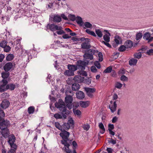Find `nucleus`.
<instances>
[{
	"mask_svg": "<svg viewBox=\"0 0 153 153\" xmlns=\"http://www.w3.org/2000/svg\"><path fill=\"white\" fill-rule=\"evenodd\" d=\"M85 53L83 55V57L86 59L92 60L93 59V55H96V53L97 54L98 51L94 49H89L85 51Z\"/></svg>",
	"mask_w": 153,
	"mask_h": 153,
	"instance_id": "obj_1",
	"label": "nucleus"
},
{
	"mask_svg": "<svg viewBox=\"0 0 153 153\" xmlns=\"http://www.w3.org/2000/svg\"><path fill=\"white\" fill-rule=\"evenodd\" d=\"M7 137V142L10 146L11 148L17 149V145L16 143H15L16 140V138L15 135L13 134H11Z\"/></svg>",
	"mask_w": 153,
	"mask_h": 153,
	"instance_id": "obj_2",
	"label": "nucleus"
},
{
	"mask_svg": "<svg viewBox=\"0 0 153 153\" xmlns=\"http://www.w3.org/2000/svg\"><path fill=\"white\" fill-rule=\"evenodd\" d=\"M81 41L82 42L81 45V48L83 49H90L91 46L90 42L91 39L88 38H85V37H82Z\"/></svg>",
	"mask_w": 153,
	"mask_h": 153,
	"instance_id": "obj_3",
	"label": "nucleus"
},
{
	"mask_svg": "<svg viewBox=\"0 0 153 153\" xmlns=\"http://www.w3.org/2000/svg\"><path fill=\"white\" fill-rule=\"evenodd\" d=\"M55 105V107L57 108H59L60 111H63L62 114H63V112L69 111L67 109L64 102L61 99H59V100L58 102H56Z\"/></svg>",
	"mask_w": 153,
	"mask_h": 153,
	"instance_id": "obj_4",
	"label": "nucleus"
},
{
	"mask_svg": "<svg viewBox=\"0 0 153 153\" xmlns=\"http://www.w3.org/2000/svg\"><path fill=\"white\" fill-rule=\"evenodd\" d=\"M61 131L62 132L59 134L60 137L62 139V140H61V143L62 144H64L65 143L64 142L67 141V138L69 137L70 133L64 129L62 130Z\"/></svg>",
	"mask_w": 153,
	"mask_h": 153,
	"instance_id": "obj_5",
	"label": "nucleus"
},
{
	"mask_svg": "<svg viewBox=\"0 0 153 153\" xmlns=\"http://www.w3.org/2000/svg\"><path fill=\"white\" fill-rule=\"evenodd\" d=\"M72 141V140H70L68 138L67 141L64 142L65 144L63 145H64V147L62 148V149L66 153H71L72 152L71 150L69 148V146L71 145Z\"/></svg>",
	"mask_w": 153,
	"mask_h": 153,
	"instance_id": "obj_6",
	"label": "nucleus"
},
{
	"mask_svg": "<svg viewBox=\"0 0 153 153\" xmlns=\"http://www.w3.org/2000/svg\"><path fill=\"white\" fill-rule=\"evenodd\" d=\"M8 81L6 79H2L0 81V92H3L8 89Z\"/></svg>",
	"mask_w": 153,
	"mask_h": 153,
	"instance_id": "obj_7",
	"label": "nucleus"
},
{
	"mask_svg": "<svg viewBox=\"0 0 153 153\" xmlns=\"http://www.w3.org/2000/svg\"><path fill=\"white\" fill-rule=\"evenodd\" d=\"M73 98L72 96L67 95L65 98V101L66 106L69 109H71L72 106Z\"/></svg>",
	"mask_w": 153,
	"mask_h": 153,
	"instance_id": "obj_8",
	"label": "nucleus"
},
{
	"mask_svg": "<svg viewBox=\"0 0 153 153\" xmlns=\"http://www.w3.org/2000/svg\"><path fill=\"white\" fill-rule=\"evenodd\" d=\"M61 114L57 113L53 115V117L56 119H65L66 118L68 115L69 114V111H66L65 112H63V114H62V111H61Z\"/></svg>",
	"mask_w": 153,
	"mask_h": 153,
	"instance_id": "obj_9",
	"label": "nucleus"
},
{
	"mask_svg": "<svg viewBox=\"0 0 153 153\" xmlns=\"http://www.w3.org/2000/svg\"><path fill=\"white\" fill-rule=\"evenodd\" d=\"M10 126V122L7 120H4L3 119L0 122V129L1 130L7 128Z\"/></svg>",
	"mask_w": 153,
	"mask_h": 153,
	"instance_id": "obj_10",
	"label": "nucleus"
},
{
	"mask_svg": "<svg viewBox=\"0 0 153 153\" xmlns=\"http://www.w3.org/2000/svg\"><path fill=\"white\" fill-rule=\"evenodd\" d=\"M3 69L6 72H8L10 70H13L14 68H13V65L11 62H8L6 63L3 67Z\"/></svg>",
	"mask_w": 153,
	"mask_h": 153,
	"instance_id": "obj_11",
	"label": "nucleus"
},
{
	"mask_svg": "<svg viewBox=\"0 0 153 153\" xmlns=\"http://www.w3.org/2000/svg\"><path fill=\"white\" fill-rule=\"evenodd\" d=\"M77 66L78 68H80L83 70L85 69V67L87 64L86 62L79 60L77 61Z\"/></svg>",
	"mask_w": 153,
	"mask_h": 153,
	"instance_id": "obj_12",
	"label": "nucleus"
},
{
	"mask_svg": "<svg viewBox=\"0 0 153 153\" xmlns=\"http://www.w3.org/2000/svg\"><path fill=\"white\" fill-rule=\"evenodd\" d=\"M10 104V103L8 100H4L1 102V105L2 109H5L9 107Z\"/></svg>",
	"mask_w": 153,
	"mask_h": 153,
	"instance_id": "obj_13",
	"label": "nucleus"
},
{
	"mask_svg": "<svg viewBox=\"0 0 153 153\" xmlns=\"http://www.w3.org/2000/svg\"><path fill=\"white\" fill-rule=\"evenodd\" d=\"M84 77H82L81 76L78 75L74 76V82L78 83H81L84 81Z\"/></svg>",
	"mask_w": 153,
	"mask_h": 153,
	"instance_id": "obj_14",
	"label": "nucleus"
},
{
	"mask_svg": "<svg viewBox=\"0 0 153 153\" xmlns=\"http://www.w3.org/2000/svg\"><path fill=\"white\" fill-rule=\"evenodd\" d=\"M76 96L77 99L82 100L85 98V95L82 91H79L76 92Z\"/></svg>",
	"mask_w": 153,
	"mask_h": 153,
	"instance_id": "obj_15",
	"label": "nucleus"
},
{
	"mask_svg": "<svg viewBox=\"0 0 153 153\" xmlns=\"http://www.w3.org/2000/svg\"><path fill=\"white\" fill-rule=\"evenodd\" d=\"M2 135L5 138H7L9 135V131L7 128H5L0 131Z\"/></svg>",
	"mask_w": 153,
	"mask_h": 153,
	"instance_id": "obj_16",
	"label": "nucleus"
},
{
	"mask_svg": "<svg viewBox=\"0 0 153 153\" xmlns=\"http://www.w3.org/2000/svg\"><path fill=\"white\" fill-rule=\"evenodd\" d=\"M124 45L127 49L131 48L133 45V42L131 40H127L124 42Z\"/></svg>",
	"mask_w": 153,
	"mask_h": 153,
	"instance_id": "obj_17",
	"label": "nucleus"
},
{
	"mask_svg": "<svg viewBox=\"0 0 153 153\" xmlns=\"http://www.w3.org/2000/svg\"><path fill=\"white\" fill-rule=\"evenodd\" d=\"M76 22L80 26H82L83 25L84 22L82 21V18L80 16L76 17Z\"/></svg>",
	"mask_w": 153,
	"mask_h": 153,
	"instance_id": "obj_18",
	"label": "nucleus"
},
{
	"mask_svg": "<svg viewBox=\"0 0 153 153\" xmlns=\"http://www.w3.org/2000/svg\"><path fill=\"white\" fill-rule=\"evenodd\" d=\"M80 87V85L75 82L72 85V89L74 91H78L79 88Z\"/></svg>",
	"mask_w": 153,
	"mask_h": 153,
	"instance_id": "obj_19",
	"label": "nucleus"
},
{
	"mask_svg": "<svg viewBox=\"0 0 153 153\" xmlns=\"http://www.w3.org/2000/svg\"><path fill=\"white\" fill-rule=\"evenodd\" d=\"M10 73L9 72L3 71L1 73V77L3 79L7 78L10 76Z\"/></svg>",
	"mask_w": 153,
	"mask_h": 153,
	"instance_id": "obj_20",
	"label": "nucleus"
},
{
	"mask_svg": "<svg viewBox=\"0 0 153 153\" xmlns=\"http://www.w3.org/2000/svg\"><path fill=\"white\" fill-rule=\"evenodd\" d=\"M117 107V104H116V101H115L114 102L113 105H112L111 106L110 105L108 106L111 112L112 113H114L116 110Z\"/></svg>",
	"mask_w": 153,
	"mask_h": 153,
	"instance_id": "obj_21",
	"label": "nucleus"
},
{
	"mask_svg": "<svg viewBox=\"0 0 153 153\" xmlns=\"http://www.w3.org/2000/svg\"><path fill=\"white\" fill-rule=\"evenodd\" d=\"M62 20L61 17L58 15H54L53 18L54 22L58 23L60 22Z\"/></svg>",
	"mask_w": 153,
	"mask_h": 153,
	"instance_id": "obj_22",
	"label": "nucleus"
},
{
	"mask_svg": "<svg viewBox=\"0 0 153 153\" xmlns=\"http://www.w3.org/2000/svg\"><path fill=\"white\" fill-rule=\"evenodd\" d=\"M80 105L83 108H86L89 105V102L88 101H80Z\"/></svg>",
	"mask_w": 153,
	"mask_h": 153,
	"instance_id": "obj_23",
	"label": "nucleus"
},
{
	"mask_svg": "<svg viewBox=\"0 0 153 153\" xmlns=\"http://www.w3.org/2000/svg\"><path fill=\"white\" fill-rule=\"evenodd\" d=\"M68 68L69 70L73 71L74 73V71H76L77 69V66L74 65H68Z\"/></svg>",
	"mask_w": 153,
	"mask_h": 153,
	"instance_id": "obj_24",
	"label": "nucleus"
},
{
	"mask_svg": "<svg viewBox=\"0 0 153 153\" xmlns=\"http://www.w3.org/2000/svg\"><path fill=\"white\" fill-rule=\"evenodd\" d=\"M99 127L101 129V130L100 131V133L102 134H104L105 132V130L103 124L102 122L99 123Z\"/></svg>",
	"mask_w": 153,
	"mask_h": 153,
	"instance_id": "obj_25",
	"label": "nucleus"
},
{
	"mask_svg": "<svg viewBox=\"0 0 153 153\" xmlns=\"http://www.w3.org/2000/svg\"><path fill=\"white\" fill-rule=\"evenodd\" d=\"M137 60V59L132 58L129 61V64L131 65H136Z\"/></svg>",
	"mask_w": 153,
	"mask_h": 153,
	"instance_id": "obj_26",
	"label": "nucleus"
},
{
	"mask_svg": "<svg viewBox=\"0 0 153 153\" xmlns=\"http://www.w3.org/2000/svg\"><path fill=\"white\" fill-rule=\"evenodd\" d=\"M67 123H68L69 126H70V127L73 128L74 126V121L72 118H71L68 121Z\"/></svg>",
	"mask_w": 153,
	"mask_h": 153,
	"instance_id": "obj_27",
	"label": "nucleus"
},
{
	"mask_svg": "<svg viewBox=\"0 0 153 153\" xmlns=\"http://www.w3.org/2000/svg\"><path fill=\"white\" fill-rule=\"evenodd\" d=\"M64 74L65 75L70 76H73L74 75V73L73 71H71L70 70H66L64 73Z\"/></svg>",
	"mask_w": 153,
	"mask_h": 153,
	"instance_id": "obj_28",
	"label": "nucleus"
},
{
	"mask_svg": "<svg viewBox=\"0 0 153 153\" xmlns=\"http://www.w3.org/2000/svg\"><path fill=\"white\" fill-rule=\"evenodd\" d=\"M85 90L86 93H94L96 91V89L94 88H85Z\"/></svg>",
	"mask_w": 153,
	"mask_h": 153,
	"instance_id": "obj_29",
	"label": "nucleus"
},
{
	"mask_svg": "<svg viewBox=\"0 0 153 153\" xmlns=\"http://www.w3.org/2000/svg\"><path fill=\"white\" fill-rule=\"evenodd\" d=\"M151 34L149 32L145 33L143 35V38L144 39L147 40L150 37Z\"/></svg>",
	"mask_w": 153,
	"mask_h": 153,
	"instance_id": "obj_30",
	"label": "nucleus"
},
{
	"mask_svg": "<svg viewBox=\"0 0 153 153\" xmlns=\"http://www.w3.org/2000/svg\"><path fill=\"white\" fill-rule=\"evenodd\" d=\"M14 55L12 54H8L6 57V60L7 61H11L14 58Z\"/></svg>",
	"mask_w": 153,
	"mask_h": 153,
	"instance_id": "obj_31",
	"label": "nucleus"
},
{
	"mask_svg": "<svg viewBox=\"0 0 153 153\" xmlns=\"http://www.w3.org/2000/svg\"><path fill=\"white\" fill-rule=\"evenodd\" d=\"M62 129L64 130H68L70 127V126H69L68 123H64L62 125Z\"/></svg>",
	"mask_w": 153,
	"mask_h": 153,
	"instance_id": "obj_32",
	"label": "nucleus"
},
{
	"mask_svg": "<svg viewBox=\"0 0 153 153\" xmlns=\"http://www.w3.org/2000/svg\"><path fill=\"white\" fill-rule=\"evenodd\" d=\"M112 70V67L110 66L106 68L103 71V73L104 74L110 73L111 72Z\"/></svg>",
	"mask_w": 153,
	"mask_h": 153,
	"instance_id": "obj_33",
	"label": "nucleus"
},
{
	"mask_svg": "<svg viewBox=\"0 0 153 153\" xmlns=\"http://www.w3.org/2000/svg\"><path fill=\"white\" fill-rule=\"evenodd\" d=\"M55 25L53 24H48L47 26V27L48 28L52 31L53 32L54 31Z\"/></svg>",
	"mask_w": 153,
	"mask_h": 153,
	"instance_id": "obj_34",
	"label": "nucleus"
},
{
	"mask_svg": "<svg viewBox=\"0 0 153 153\" xmlns=\"http://www.w3.org/2000/svg\"><path fill=\"white\" fill-rule=\"evenodd\" d=\"M127 48L124 45H121L119 48L118 49V51L120 52H123L125 51Z\"/></svg>",
	"mask_w": 153,
	"mask_h": 153,
	"instance_id": "obj_35",
	"label": "nucleus"
},
{
	"mask_svg": "<svg viewBox=\"0 0 153 153\" xmlns=\"http://www.w3.org/2000/svg\"><path fill=\"white\" fill-rule=\"evenodd\" d=\"M7 42L4 40H3L0 43V46L2 48H4L7 45Z\"/></svg>",
	"mask_w": 153,
	"mask_h": 153,
	"instance_id": "obj_36",
	"label": "nucleus"
},
{
	"mask_svg": "<svg viewBox=\"0 0 153 153\" xmlns=\"http://www.w3.org/2000/svg\"><path fill=\"white\" fill-rule=\"evenodd\" d=\"M95 32L99 37L101 38L102 37V32L101 31L100 29H96Z\"/></svg>",
	"mask_w": 153,
	"mask_h": 153,
	"instance_id": "obj_37",
	"label": "nucleus"
},
{
	"mask_svg": "<svg viewBox=\"0 0 153 153\" xmlns=\"http://www.w3.org/2000/svg\"><path fill=\"white\" fill-rule=\"evenodd\" d=\"M35 111V108L33 106H30L28 108V112L29 114H33Z\"/></svg>",
	"mask_w": 153,
	"mask_h": 153,
	"instance_id": "obj_38",
	"label": "nucleus"
},
{
	"mask_svg": "<svg viewBox=\"0 0 153 153\" xmlns=\"http://www.w3.org/2000/svg\"><path fill=\"white\" fill-rule=\"evenodd\" d=\"M7 86L8 89L11 91L14 90L16 87L15 85L13 83L9 84L7 85Z\"/></svg>",
	"mask_w": 153,
	"mask_h": 153,
	"instance_id": "obj_39",
	"label": "nucleus"
},
{
	"mask_svg": "<svg viewBox=\"0 0 153 153\" xmlns=\"http://www.w3.org/2000/svg\"><path fill=\"white\" fill-rule=\"evenodd\" d=\"M96 55L98 54L99 57V61L100 62H102L103 60V56L102 53L101 52H98L97 54L96 53Z\"/></svg>",
	"mask_w": 153,
	"mask_h": 153,
	"instance_id": "obj_40",
	"label": "nucleus"
},
{
	"mask_svg": "<svg viewBox=\"0 0 153 153\" xmlns=\"http://www.w3.org/2000/svg\"><path fill=\"white\" fill-rule=\"evenodd\" d=\"M134 58L139 59L142 56V53L140 52L136 53L134 55Z\"/></svg>",
	"mask_w": 153,
	"mask_h": 153,
	"instance_id": "obj_41",
	"label": "nucleus"
},
{
	"mask_svg": "<svg viewBox=\"0 0 153 153\" xmlns=\"http://www.w3.org/2000/svg\"><path fill=\"white\" fill-rule=\"evenodd\" d=\"M121 38L119 36H116L115 37L114 41L117 44L120 43V41L121 40Z\"/></svg>",
	"mask_w": 153,
	"mask_h": 153,
	"instance_id": "obj_42",
	"label": "nucleus"
},
{
	"mask_svg": "<svg viewBox=\"0 0 153 153\" xmlns=\"http://www.w3.org/2000/svg\"><path fill=\"white\" fill-rule=\"evenodd\" d=\"M84 26L85 27L84 28H91L92 27V25L90 22H86L84 23Z\"/></svg>",
	"mask_w": 153,
	"mask_h": 153,
	"instance_id": "obj_43",
	"label": "nucleus"
},
{
	"mask_svg": "<svg viewBox=\"0 0 153 153\" xmlns=\"http://www.w3.org/2000/svg\"><path fill=\"white\" fill-rule=\"evenodd\" d=\"M78 74H79V76H87V72L84 71H79L78 72Z\"/></svg>",
	"mask_w": 153,
	"mask_h": 153,
	"instance_id": "obj_44",
	"label": "nucleus"
},
{
	"mask_svg": "<svg viewBox=\"0 0 153 153\" xmlns=\"http://www.w3.org/2000/svg\"><path fill=\"white\" fill-rule=\"evenodd\" d=\"M55 127L59 130H62V126H61L60 124L58 122H56L55 123Z\"/></svg>",
	"mask_w": 153,
	"mask_h": 153,
	"instance_id": "obj_45",
	"label": "nucleus"
},
{
	"mask_svg": "<svg viewBox=\"0 0 153 153\" xmlns=\"http://www.w3.org/2000/svg\"><path fill=\"white\" fill-rule=\"evenodd\" d=\"M142 33L139 32L136 34V39L138 40L140 39L142 36Z\"/></svg>",
	"mask_w": 153,
	"mask_h": 153,
	"instance_id": "obj_46",
	"label": "nucleus"
},
{
	"mask_svg": "<svg viewBox=\"0 0 153 153\" xmlns=\"http://www.w3.org/2000/svg\"><path fill=\"white\" fill-rule=\"evenodd\" d=\"M110 37L107 34H105L103 36V39L106 42H109L110 41Z\"/></svg>",
	"mask_w": 153,
	"mask_h": 153,
	"instance_id": "obj_47",
	"label": "nucleus"
},
{
	"mask_svg": "<svg viewBox=\"0 0 153 153\" xmlns=\"http://www.w3.org/2000/svg\"><path fill=\"white\" fill-rule=\"evenodd\" d=\"M73 111L74 114L78 116H80L81 114V112L80 110L77 109L74 111V110H73Z\"/></svg>",
	"mask_w": 153,
	"mask_h": 153,
	"instance_id": "obj_48",
	"label": "nucleus"
},
{
	"mask_svg": "<svg viewBox=\"0 0 153 153\" xmlns=\"http://www.w3.org/2000/svg\"><path fill=\"white\" fill-rule=\"evenodd\" d=\"M83 82L86 83L88 85H89L91 83V80L90 78H88L87 79H84V81Z\"/></svg>",
	"mask_w": 153,
	"mask_h": 153,
	"instance_id": "obj_49",
	"label": "nucleus"
},
{
	"mask_svg": "<svg viewBox=\"0 0 153 153\" xmlns=\"http://www.w3.org/2000/svg\"><path fill=\"white\" fill-rule=\"evenodd\" d=\"M4 51L6 52H8L11 49V48L9 46L7 45L4 48Z\"/></svg>",
	"mask_w": 153,
	"mask_h": 153,
	"instance_id": "obj_50",
	"label": "nucleus"
},
{
	"mask_svg": "<svg viewBox=\"0 0 153 153\" xmlns=\"http://www.w3.org/2000/svg\"><path fill=\"white\" fill-rule=\"evenodd\" d=\"M68 18L72 21H74L76 19V16L74 15L70 14L69 15Z\"/></svg>",
	"mask_w": 153,
	"mask_h": 153,
	"instance_id": "obj_51",
	"label": "nucleus"
},
{
	"mask_svg": "<svg viewBox=\"0 0 153 153\" xmlns=\"http://www.w3.org/2000/svg\"><path fill=\"white\" fill-rule=\"evenodd\" d=\"M94 64L95 66L98 69H100L101 68L100 64L98 61H95L94 62Z\"/></svg>",
	"mask_w": 153,
	"mask_h": 153,
	"instance_id": "obj_52",
	"label": "nucleus"
},
{
	"mask_svg": "<svg viewBox=\"0 0 153 153\" xmlns=\"http://www.w3.org/2000/svg\"><path fill=\"white\" fill-rule=\"evenodd\" d=\"M120 80L123 81H127L128 78L126 76L123 75L121 76Z\"/></svg>",
	"mask_w": 153,
	"mask_h": 153,
	"instance_id": "obj_53",
	"label": "nucleus"
},
{
	"mask_svg": "<svg viewBox=\"0 0 153 153\" xmlns=\"http://www.w3.org/2000/svg\"><path fill=\"white\" fill-rule=\"evenodd\" d=\"M122 85L119 82H117L115 84V87L117 88L120 89L121 88Z\"/></svg>",
	"mask_w": 153,
	"mask_h": 153,
	"instance_id": "obj_54",
	"label": "nucleus"
},
{
	"mask_svg": "<svg viewBox=\"0 0 153 153\" xmlns=\"http://www.w3.org/2000/svg\"><path fill=\"white\" fill-rule=\"evenodd\" d=\"M2 108L1 105V104H0V113L1 114V115L3 117H5V113L2 110Z\"/></svg>",
	"mask_w": 153,
	"mask_h": 153,
	"instance_id": "obj_55",
	"label": "nucleus"
},
{
	"mask_svg": "<svg viewBox=\"0 0 153 153\" xmlns=\"http://www.w3.org/2000/svg\"><path fill=\"white\" fill-rule=\"evenodd\" d=\"M114 128V125L113 124H109L108 125V131L112 130Z\"/></svg>",
	"mask_w": 153,
	"mask_h": 153,
	"instance_id": "obj_56",
	"label": "nucleus"
},
{
	"mask_svg": "<svg viewBox=\"0 0 153 153\" xmlns=\"http://www.w3.org/2000/svg\"><path fill=\"white\" fill-rule=\"evenodd\" d=\"M111 76L114 77H116L117 76V74L115 71L114 70H112L111 71Z\"/></svg>",
	"mask_w": 153,
	"mask_h": 153,
	"instance_id": "obj_57",
	"label": "nucleus"
},
{
	"mask_svg": "<svg viewBox=\"0 0 153 153\" xmlns=\"http://www.w3.org/2000/svg\"><path fill=\"white\" fill-rule=\"evenodd\" d=\"M91 69L92 72L96 73L97 72V70L95 66L91 67Z\"/></svg>",
	"mask_w": 153,
	"mask_h": 153,
	"instance_id": "obj_58",
	"label": "nucleus"
},
{
	"mask_svg": "<svg viewBox=\"0 0 153 153\" xmlns=\"http://www.w3.org/2000/svg\"><path fill=\"white\" fill-rule=\"evenodd\" d=\"M62 29V27L61 26H59L57 25H55L54 27V31L55 30H61Z\"/></svg>",
	"mask_w": 153,
	"mask_h": 153,
	"instance_id": "obj_59",
	"label": "nucleus"
},
{
	"mask_svg": "<svg viewBox=\"0 0 153 153\" xmlns=\"http://www.w3.org/2000/svg\"><path fill=\"white\" fill-rule=\"evenodd\" d=\"M72 143V145L73 146V149H76L77 146V143L75 141H73Z\"/></svg>",
	"mask_w": 153,
	"mask_h": 153,
	"instance_id": "obj_60",
	"label": "nucleus"
},
{
	"mask_svg": "<svg viewBox=\"0 0 153 153\" xmlns=\"http://www.w3.org/2000/svg\"><path fill=\"white\" fill-rule=\"evenodd\" d=\"M81 39H82V38H77L75 37H73L71 39L74 41H81Z\"/></svg>",
	"mask_w": 153,
	"mask_h": 153,
	"instance_id": "obj_61",
	"label": "nucleus"
},
{
	"mask_svg": "<svg viewBox=\"0 0 153 153\" xmlns=\"http://www.w3.org/2000/svg\"><path fill=\"white\" fill-rule=\"evenodd\" d=\"M152 54H153V49H149L146 52V54L148 55H151Z\"/></svg>",
	"mask_w": 153,
	"mask_h": 153,
	"instance_id": "obj_62",
	"label": "nucleus"
},
{
	"mask_svg": "<svg viewBox=\"0 0 153 153\" xmlns=\"http://www.w3.org/2000/svg\"><path fill=\"white\" fill-rule=\"evenodd\" d=\"M62 37L63 39H66L70 38L71 37V36H68V34H65L62 36Z\"/></svg>",
	"mask_w": 153,
	"mask_h": 153,
	"instance_id": "obj_63",
	"label": "nucleus"
},
{
	"mask_svg": "<svg viewBox=\"0 0 153 153\" xmlns=\"http://www.w3.org/2000/svg\"><path fill=\"white\" fill-rule=\"evenodd\" d=\"M16 150V149L11 148V149L8 151V153H15Z\"/></svg>",
	"mask_w": 153,
	"mask_h": 153,
	"instance_id": "obj_64",
	"label": "nucleus"
}]
</instances>
